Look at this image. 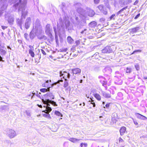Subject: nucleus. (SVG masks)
Wrapping results in <instances>:
<instances>
[{
  "label": "nucleus",
  "mask_w": 147,
  "mask_h": 147,
  "mask_svg": "<svg viewBox=\"0 0 147 147\" xmlns=\"http://www.w3.org/2000/svg\"><path fill=\"white\" fill-rule=\"evenodd\" d=\"M21 1L22 0H19V3H18L15 4L14 6L16 8V7L19 5L18 11H22L21 18L20 19L19 18L17 19L16 22L17 25L20 26V29L22 30V25L24 21L23 19H25L26 16L27 15V10L26 9V1H24L23 3H21Z\"/></svg>",
  "instance_id": "nucleus-1"
},
{
  "label": "nucleus",
  "mask_w": 147,
  "mask_h": 147,
  "mask_svg": "<svg viewBox=\"0 0 147 147\" xmlns=\"http://www.w3.org/2000/svg\"><path fill=\"white\" fill-rule=\"evenodd\" d=\"M77 11L80 14V17L83 20L86 19L87 16L92 17L91 10L89 8H87L86 11H84L81 8H78L77 9Z\"/></svg>",
  "instance_id": "nucleus-2"
},
{
  "label": "nucleus",
  "mask_w": 147,
  "mask_h": 147,
  "mask_svg": "<svg viewBox=\"0 0 147 147\" xmlns=\"http://www.w3.org/2000/svg\"><path fill=\"white\" fill-rule=\"evenodd\" d=\"M32 30L33 32L36 33L37 35L44 33V32L42 30V26L40 23V21L38 19H37L36 20Z\"/></svg>",
  "instance_id": "nucleus-3"
},
{
  "label": "nucleus",
  "mask_w": 147,
  "mask_h": 147,
  "mask_svg": "<svg viewBox=\"0 0 147 147\" xmlns=\"http://www.w3.org/2000/svg\"><path fill=\"white\" fill-rule=\"evenodd\" d=\"M96 22L94 21H92V31H94L93 32L92 31V35H93V33L94 34V35L95 36H92V38H95L96 39H97L98 38H100L101 36V35H99L100 33L98 32L97 34L94 33V30L96 31V32H97L96 28H95V27L96 26Z\"/></svg>",
  "instance_id": "nucleus-4"
},
{
  "label": "nucleus",
  "mask_w": 147,
  "mask_h": 147,
  "mask_svg": "<svg viewBox=\"0 0 147 147\" xmlns=\"http://www.w3.org/2000/svg\"><path fill=\"white\" fill-rule=\"evenodd\" d=\"M42 101L43 103L44 104H46L47 106H45L44 107H49V106H50L49 103H50L55 106H57V105L56 104V102L50 100L49 99H46L44 100L43 99H42Z\"/></svg>",
  "instance_id": "nucleus-5"
},
{
  "label": "nucleus",
  "mask_w": 147,
  "mask_h": 147,
  "mask_svg": "<svg viewBox=\"0 0 147 147\" xmlns=\"http://www.w3.org/2000/svg\"><path fill=\"white\" fill-rule=\"evenodd\" d=\"M7 135L10 138H12L16 136V133L15 131L11 129H8L7 131Z\"/></svg>",
  "instance_id": "nucleus-6"
},
{
  "label": "nucleus",
  "mask_w": 147,
  "mask_h": 147,
  "mask_svg": "<svg viewBox=\"0 0 147 147\" xmlns=\"http://www.w3.org/2000/svg\"><path fill=\"white\" fill-rule=\"evenodd\" d=\"M50 27L51 25L50 24H48L46 25L45 28V32L49 37L51 38L52 36L51 33L52 29L50 28Z\"/></svg>",
  "instance_id": "nucleus-7"
},
{
  "label": "nucleus",
  "mask_w": 147,
  "mask_h": 147,
  "mask_svg": "<svg viewBox=\"0 0 147 147\" xmlns=\"http://www.w3.org/2000/svg\"><path fill=\"white\" fill-rule=\"evenodd\" d=\"M60 76V77H62L65 79V81H67L66 78L69 79L70 77V75L69 73H67V72L65 71H61L59 72Z\"/></svg>",
  "instance_id": "nucleus-8"
},
{
  "label": "nucleus",
  "mask_w": 147,
  "mask_h": 147,
  "mask_svg": "<svg viewBox=\"0 0 147 147\" xmlns=\"http://www.w3.org/2000/svg\"><path fill=\"white\" fill-rule=\"evenodd\" d=\"M52 110V109L50 107H46V109L43 111V112L46 113L43 114V116L46 118H51V117L49 113Z\"/></svg>",
  "instance_id": "nucleus-9"
},
{
  "label": "nucleus",
  "mask_w": 147,
  "mask_h": 147,
  "mask_svg": "<svg viewBox=\"0 0 147 147\" xmlns=\"http://www.w3.org/2000/svg\"><path fill=\"white\" fill-rule=\"evenodd\" d=\"M113 51L110 46H106L101 50L102 53H110Z\"/></svg>",
  "instance_id": "nucleus-10"
},
{
  "label": "nucleus",
  "mask_w": 147,
  "mask_h": 147,
  "mask_svg": "<svg viewBox=\"0 0 147 147\" xmlns=\"http://www.w3.org/2000/svg\"><path fill=\"white\" fill-rule=\"evenodd\" d=\"M31 24V18L30 17H28L26 20L24 27L26 29H28L30 26Z\"/></svg>",
  "instance_id": "nucleus-11"
},
{
  "label": "nucleus",
  "mask_w": 147,
  "mask_h": 147,
  "mask_svg": "<svg viewBox=\"0 0 147 147\" xmlns=\"http://www.w3.org/2000/svg\"><path fill=\"white\" fill-rule=\"evenodd\" d=\"M140 29V28L139 26L136 27L129 29V33L131 34H134V33L137 32L139 31Z\"/></svg>",
  "instance_id": "nucleus-12"
},
{
  "label": "nucleus",
  "mask_w": 147,
  "mask_h": 147,
  "mask_svg": "<svg viewBox=\"0 0 147 147\" xmlns=\"http://www.w3.org/2000/svg\"><path fill=\"white\" fill-rule=\"evenodd\" d=\"M115 84L117 85H121L122 83V81L121 79V77H118L117 76H115Z\"/></svg>",
  "instance_id": "nucleus-13"
},
{
  "label": "nucleus",
  "mask_w": 147,
  "mask_h": 147,
  "mask_svg": "<svg viewBox=\"0 0 147 147\" xmlns=\"http://www.w3.org/2000/svg\"><path fill=\"white\" fill-rule=\"evenodd\" d=\"M71 71L70 73L71 74H73V75L74 74H78L81 73V69L78 68H76L73 69H71Z\"/></svg>",
  "instance_id": "nucleus-14"
},
{
  "label": "nucleus",
  "mask_w": 147,
  "mask_h": 147,
  "mask_svg": "<svg viewBox=\"0 0 147 147\" xmlns=\"http://www.w3.org/2000/svg\"><path fill=\"white\" fill-rule=\"evenodd\" d=\"M8 22L10 25H12L14 22V18L13 15H11L9 16L7 19Z\"/></svg>",
  "instance_id": "nucleus-15"
},
{
  "label": "nucleus",
  "mask_w": 147,
  "mask_h": 147,
  "mask_svg": "<svg viewBox=\"0 0 147 147\" xmlns=\"http://www.w3.org/2000/svg\"><path fill=\"white\" fill-rule=\"evenodd\" d=\"M112 71L111 69L109 67H105L102 70L103 72L106 74H110L112 72Z\"/></svg>",
  "instance_id": "nucleus-16"
},
{
  "label": "nucleus",
  "mask_w": 147,
  "mask_h": 147,
  "mask_svg": "<svg viewBox=\"0 0 147 147\" xmlns=\"http://www.w3.org/2000/svg\"><path fill=\"white\" fill-rule=\"evenodd\" d=\"M135 114L137 117L138 119L145 120H146L147 119V118L146 117L139 113H136Z\"/></svg>",
  "instance_id": "nucleus-17"
},
{
  "label": "nucleus",
  "mask_w": 147,
  "mask_h": 147,
  "mask_svg": "<svg viewBox=\"0 0 147 147\" xmlns=\"http://www.w3.org/2000/svg\"><path fill=\"white\" fill-rule=\"evenodd\" d=\"M101 94L103 97L107 98H109L111 97L110 93H108L105 91H102Z\"/></svg>",
  "instance_id": "nucleus-18"
},
{
  "label": "nucleus",
  "mask_w": 147,
  "mask_h": 147,
  "mask_svg": "<svg viewBox=\"0 0 147 147\" xmlns=\"http://www.w3.org/2000/svg\"><path fill=\"white\" fill-rule=\"evenodd\" d=\"M119 131L121 136H122L126 131V127H122L120 129Z\"/></svg>",
  "instance_id": "nucleus-19"
},
{
  "label": "nucleus",
  "mask_w": 147,
  "mask_h": 147,
  "mask_svg": "<svg viewBox=\"0 0 147 147\" xmlns=\"http://www.w3.org/2000/svg\"><path fill=\"white\" fill-rule=\"evenodd\" d=\"M36 36H37V34H36V33H35L34 32H33V30H32L30 34V38L31 39H33Z\"/></svg>",
  "instance_id": "nucleus-20"
},
{
  "label": "nucleus",
  "mask_w": 147,
  "mask_h": 147,
  "mask_svg": "<svg viewBox=\"0 0 147 147\" xmlns=\"http://www.w3.org/2000/svg\"><path fill=\"white\" fill-rule=\"evenodd\" d=\"M45 96H47V99H53L54 98V96L52 93H47Z\"/></svg>",
  "instance_id": "nucleus-21"
},
{
  "label": "nucleus",
  "mask_w": 147,
  "mask_h": 147,
  "mask_svg": "<svg viewBox=\"0 0 147 147\" xmlns=\"http://www.w3.org/2000/svg\"><path fill=\"white\" fill-rule=\"evenodd\" d=\"M39 34L37 35V37L39 39L46 40L47 39V37L44 35H41Z\"/></svg>",
  "instance_id": "nucleus-22"
},
{
  "label": "nucleus",
  "mask_w": 147,
  "mask_h": 147,
  "mask_svg": "<svg viewBox=\"0 0 147 147\" xmlns=\"http://www.w3.org/2000/svg\"><path fill=\"white\" fill-rule=\"evenodd\" d=\"M93 95L94 97L98 100H101V96L100 95L96 93H94Z\"/></svg>",
  "instance_id": "nucleus-23"
},
{
  "label": "nucleus",
  "mask_w": 147,
  "mask_h": 147,
  "mask_svg": "<svg viewBox=\"0 0 147 147\" xmlns=\"http://www.w3.org/2000/svg\"><path fill=\"white\" fill-rule=\"evenodd\" d=\"M87 30L86 29H84V30L80 32V34L83 36H85L86 35H88L89 34V33L87 32Z\"/></svg>",
  "instance_id": "nucleus-24"
},
{
  "label": "nucleus",
  "mask_w": 147,
  "mask_h": 147,
  "mask_svg": "<svg viewBox=\"0 0 147 147\" xmlns=\"http://www.w3.org/2000/svg\"><path fill=\"white\" fill-rule=\"evenodd\" d=\"M69 140L70 141L74 142V143H75L76 142H78L80 140H81L80 139H76L75 138H70L69 139Z\"/></svg>",
  "instance_id": "nucleus-25"
},
{
  "label": "nucleus",
  "mask_w": 147,
  "mask_h": 147,
  "mask_svg": "<svg viewBox=\"0 0 147 147\" xmlns=\"http://www.w3.org/2000/svg\"><path fill=\"white\" fill-rule=\"evenodd\" d=\"M127 6H126L122 8L121 9L118 11L117 13V15H118L119 14L121 13L124 10H125L127 8Z\"/></svg>",
  "instance_id": "nucleus-26"
},
{
  "label": "nucleus",
  "mask_w": 147,
  "mask_h": 147,
  "mask_svg": "<svg viewBox=\"0 0 147 147\" xmlns=\"http://www.w3.org/2000/svg\"><path fill=\"white\" fill-rule=\"evenodd\" d=\"M67 42L69 43H72V42L73 41V40L70 36H68L67 37Z\"/></svg>",
  "instance_id": "nucleus-27"
},
{
  "label": "nucleus",
  "mask_w": 147,
  "mask_h": 147,
  "mask_svg": "<svg viewBox=\"0 0 147 147\" xmlns=\"http://www.w3.org/2000/svg\"><path fill=\"white\" fill-rule=\"evenodd\" d=\"M32 94H33L34 95L36 96L37 97L39 98H41V96L40 95V94H41L40 92L39 93V94H38V92H37L36 93L34 92V91L32 93Z\"/></svg>",
  "instance_id": "nucleus-28"
},
{
  "label": "nucleus",
  "mask_w": 147,
  "mask_h": 147,
  "mask_svg": "<svg viewBox=\"0 0 147 147\" xmlns=\"http://www.w3.org/2000/svg\"><path fill=\"white\" fill-rule=\"evenodd\" d=\"M69 24L70 22L69 20H65V24L66 28L68 27L69 25Z\"/></svg>",
  "instance_id": "nucleus-29"
},
{
  "label": "nucleus",
  "mask_w": 147,
  "mask_h": 147,
  "mask_svg": "<svg viewBox=\"0 0 147 147\" xmlns=\"http://www.w3.org/2000/svg\"><path fill=\"white\" fill-rule=\"evenodd\" d=\"M125 71L127 73H130L132 71V69L130 67H127L126 68Z\"/></svg>",
  "instance_id": "nucleus-30"
},
{
  "label": "nucleus",
  "mask_w": 147,
  "mask_h": 147,
  "mask_svg": "<svg viewBox=\"0 0 147 147\" xmlns=\"http://www.w3.org/2000/svg\"><path fill=\"white\" fill-rule=\"evenodd\" d=\"M55 114L56 115L58 116H60L61 117L63 116L62 114L59 112L57 111H55Z\"/></svg>",
  "instance_id": "nucleus-31"
},
{
  "label": "nucleus",
  "mask_w": 147,
  "mask_h": 147,
  "mask_svg": "<svg viewBox=\"0 0 147 147\" xmlns=\"http://www.w3.org/2000/svg\"><path fill=\"white\" fill-rule=\"evenodd\" d=\"M33 51L29 50V53L32 57H33L34 56V54Z\"/></svg>",
  "instance_id": "nucleus-32"
},
{
  "label": "nucleus",
  "mask_w": 147,
  "mask_h": 147,
  "mask_svg": "<svg viewBox=\"0 0 147 147\" xmlns=\"http://www.w3.org/2000/svg\"><path fill=\"white\" fill-rule=\"evenodd\" d=\"M97 7L99 9L100 11H102L103 10L104 7V6L102 5H99Z\"/></svg>",
  "instance_id": "nucleus-33"
},
{
  "label": "nucleus",
  "mask_w": 147,
  "mask_h": 147,
  "mask_svg": "<svg viewBox=\"0 0 147 147\" xmlns=\"http://www.w3.org/2000/svg\"><path fill=\"white\" fill-rule=\"evenodd\" d=\"M48 90H48V89H47L46 88H42V89H40V91L41 92H47L48 91H49V88Z\"/></svg>",
  "instance_id": "nucleus-34"
},
{
  "label": "nucleus",
  "mask_w": 147,
  "mask_h": 147,
  "mask_svg": "<svg viewBox=\"0 0 147 147\" xmlns=\"http://www.w3.org/2000/svg\"><path fill=\"white\" fill-rule=\"evenodd\" d=\"M80 146L81 147H87V144L86 143H82L80 144Z\"/></svg>",
  "instance_id": "nucleus-35"
},
{
  "label": "nucleus",
  "mask_w": 147,
  "mask_h": 147,
  "mask_svg": "<svg viewBox=\"0 0 147 147\" xmlns=\"http://www.w3.org/2000/svg\"><path fill=\"white\" fill-rule=\"evenodd\" d=\"M68 85V83L67 81H65L64 82L63 87L65 88H66Z\"/></svg>",
  "instance_id": "nucleus-36"
},
{
  "label": "nucleus",
  "mask_w": 147,
  "mask_h": 147,
  "mask_svg": "<svg viewBox=\"0 0 147 147\" xmlns=\"http://www.w3.org/2000/svg\"><path fill=\"white\" fill-rule=\"evenodd\" d=\"M24 37L27 40H29V36L27 33H25L24 35Z\"/></svg>",
  "instance_id": "nucleus-37"
},
{
  "label": "nucleus",
  "mask_w": 147,
  "mask_h": 147,
  "mask_svg": "<svg viewBox=\"0 0 147 147\" xmlns=\"http://www.w3.org/2000/svg\"><path fill=\"white\" fill-rule=\"evenodd\" d=\"M49 80H47L46 81V82L44 84H42V86L43 87H47L48 86V83H49Z\"/></svg>",
  "instance_id": "nucleus-38"
},
{
  "label": "nucleus",
  "mask_w": 147,
  "mask_h": 147,
  "mask_svg": "<svg viewBox=\"0 0 147 147\" xmlns=\"http://www.w3.org/2000/svg\"><path fill=\"white\" fill-rule=\"evenodd\" d=\"M25 113L28 116L30 117V116H31L30 112L29 111H25Z\"/></svg>",
  "instance_id": "nucleus-39"
},
{
  "label": "nucleus",
  "mask_w": 147,
  "mask_h": 147,
  "mask_svg": "<svg viewBox=\"0 0 147 147\" xmlns=\"http://www.w3.org/2000/svg\"><path fill=\"white\" fill-rule=\"evenodd\" d=\"M115 15V14L112 15L109 18L110 20H114Z\"/></svg>",
  "instance_id": "nucleus-40"
},
{
  "label": "nucleus",
  "mask_w": 147,
  "mask_h": 147,
  "mask_svg": "<svg viewBox=\"0 0 147 147\" xmlns=\"http://www.w3.org/2000/svg\"><path fill=\"white\" fill-rule=\"evenodd\" d=\"M53 28L54 31L55 35H57V34L58 31L56 29V27L55 26H54L53 27Z\"/></svg>",
  "instance_id": "nucleus-41"
},
{
  "label": "nucleus",
  "mask_w": 147,
  "mask_h": 147,
  "mask_svg": "<svg viewBox=\"0 0 147 147\" xmlns=\"http://www.w3.org/2000/svg\"><path fill=\"white\" fill-rule=\"evenodd\" d=\"M141 52V50H138L134 51L133 53L131 54H135V53L139 52Z\"/></svg>",
  "instance_id": "nucleus-42"
},
{
  "label": "nucleus",
  "mask_w": 147,
  "mask_h": 147,
  "mask_svg": "<svg viewBox=\"0 0 147 147\" xmlns=\"http://www.w3.org/2000/svg\"><path fill=\"white\" fill-rule=\"evenodd\" d=\"M135 67L137 70H139L140 67L138 64H136L135 65Z\"/></svg>",
  "instance_id": "nucleus-43"
},
{
  "label": "nucleus",
  "mask_w": 147,
  "mask_h": 147,
  "mask_svg": "<svg viewBox=\"0 0 147 147\" xmlns=\"http://www.w3.org/2000/svg\"><path fill=\"white\" fill-rule=\"evenodd\" d=\"M105 80H102V85L103 86H105V85H106L107 84L106 81H105Z\"/></svg>",
  "instance_id": "nucleus-44"
},
{
  "label": "nucleus",
  "mask_w": 147,
  "mask_h": 147,
  "mask_svg": "<svg viewBox=\"0 0 147 147\" xmlns=\"http://www.w3.org/2000/svg\"><path fill=\"white\" fill-rule=\"evenodd\" d=\"M29 47L30 49L29 50L34 51V48L33 46H32L31 45H29Z\"/></svg>",
  "instance_id": "nucleus-45"
},
{
  "label": "nucleus",
  "mask_w": 147,
  "mask_h": 147,
  "mask_svg": "<svg viewBox=\"0 0 147 147\" xmlns=\"http://www.w3.org/2000/svg\"><path fill=\"white\" fill-rule=\"evenodd\" d=\"M98 53H96L94 55H92V57H95V56H97V59H98Z\"/></svg>",
  "instance_id": "nucleus-46"
},
{
  "label": "nucleus",
  "mask_w": 147,
  "mask_h": 147,
  "mask_svg": "<svg viewBox=\"0 0 147 147\" xmlns=\"http://www.w3.org/2000/svg\"><path fill=\"white\" fill-rule=\"evenodd\" d=\"M94 3L96 4H98L100 1V0H94Z\"/></svg>",
  "instance_id": "nucleus-47"
},
{
  "label": "nucleus",
  "mask_w": 147,
  "mask_h": 147,
  "mask_svg": "<svg viewBox=\"0 0 147 147\" xmlns=\"http://www.w3.org/2000/svg\"><path fill=\"white\" fill-rule=\"evenodd\" d=\"M132 0H126L125 2L126 4H128L131 2Z\"/></svg>",
  "instance_id": "nucleus-48"
},
{
  "label": "nucleus",
  "mask_w": 147,
  "mask_h": 147,
  "mask_svg": "<svg viewBox=\"0 0 147 147\" xmlns=\"http://www.w3.org/2000/svg\"><path fill=\"white\" fill-rule=\"evenodd\" d=\"M140 13H138L135 17L134 19H137L140 16Z\"/></svg>",
  "instance_id": "nucleus-49"
},
{
  "label": "nucleus",
  "mask_w": 147,
  "mask_h": 147,
  "mask_svg": "<svg viewBox=\"0 0 147 147\" xmlns=\"http://www.w3.org/2000/svg\"><path fill=\"white\" fill-rule=\"evenodd\" d=\"M67 50V49H62L60 50V51L61 52H66Z\"/></svg>",
  "instance_id": "nucleus-50"
},
{
  "label": "nucleus",
  "mask_w": 147,
  "mask_h": 147,
  "mask_svg": "<svg viewBox=\"0 0 147 147\" xmlns=\"http://www.w3.org/2000/svg\"><path fill=\"white\" fill-rule=\"evenodd\" d=\"M3 13V10H2L1 9H0V17L2 16Z\"/></svg>",
  "instance_id": "nucleus-51"
},
{
  "label": "nucleus",
  "mask_w": 147,
  "mask_h": 147,
  "mask_svg": "<svg viewBox=\"0 0 147 147\" xmlns=\"http://www.w3.org/2000/svg\"><path fill=\"white\" fill-rule=\"evenodd\" d=\"M119 142H124V140L120 137L119 138Z\"/></svg>",
  "instance_id": "nucleus-52"
},
{
  "label": "nucleus",
  "mask_w": 147,
  "mask_h": 147,
  "mask_svg": "<svg viewBox=\"0 0 147 147\" xmlns=\"http://www.w3.org/2000/svg\"><path fill=\"white\" fill-rule=\"evenodd\" d=\"M41 51L42 53L44 55H46V53L45 51L43 50V49H41Z\"/></svg>",
  "instance_id": "nucleus-53"
},
{
  "label": "nucleus",
  "mask_w": 147,
  "mask_h": 147,
  "mask_svg": "<svg viewBox=\"0 0 147 147\" xmlns=\"http://www.w3.org/2000/svg\"><path fill=\"white\" fill-rule=\"evenodd\" d=\"M98 78H102V80H105V78L104 77H103V76H99Z\"/></svg>",
  "instance_id": "nucleus-54"
},
{
  "label": "nucleus",
  "mask_w": 147,
  "mask_h": 147,
  "mask_svg": "<svg viewBox=\"0 0 147 147\" xmlns=\"http://www.w3.org/2000/svg\"><path fill=\"white\" fill-rule=\"evenodd\" d=\"M55 39L56 43H57V42L58 41V40L57 38V35H55Z\"/></svg>",
  "instance_id": "nucleus-55"
},
{
  "label": "nucleus",
  "mask_w": 147,
  "mask_h": 147,
  "mask_svg": "<svg viewBox=\"0 0 147 147\" xmlns=\"http://www.w3.org/2000/svg\"><path fill=\"white\" fill-rule=\"evenodd\" d=\"M134 122L136 125H138V123L136 121L134 120Z\"/></svg>",
  "instance_id": "nucleus-56"
},
{
  "label": "nucleus",
  "mask_w": 147,
  "mask_h": 147,
  "mask_svg": "<svg viewBox=\"0 0 147 147\" xmlns=\"http://www.w3.org/2000/svg\"><path fill=\"white\" fill-rule=\"evenodd\" d=\"M7 107V105H4L2 106V108L3 109H6Z\"/></svg>",
  "instance_id": "nucleus-57"
},
{
  "label": "nucleus",
  "mask_w": 147,
  "mask_h": 147,
  "mask_svg": "<svg viewBox=\"0 0 147 147\" xmlns=\"http://www.w3.org/2000/svg\"><path fill=\"white\" fill-rule=\"evenodd\" d=\"M139 2V1L138 0H136L134 2V5H137L138 3Z\"/></svg>",
  "instance_id": "nucleus-58"
},
{
  "label": "nucleus",
  "mask_w": 147,
  "mask_h": 147,
  "mask_svg": "<svg viewBox=\"0 0 147 147\" xmlns=\"http://www.w3.org/2000/svg\"><path fill=\"white\" fill-rule=\"evenodd\" d=\"M109 104H110V103H108V104H107L106 105H105V107L107 108H108L109 106Z\"/></svg>",
  "instance_id": "nucleus-59"
},
{
  "label": "nucleus",
  "mask_w": 147,
  "mask_h": 147,
  "mask_svg": "<svg viewBox=\"0 0 147 147\" xmlns=\"http://www.w3.org/2000/svg\"><path fill=\"white\" fill-rule=\"evenodd\" d=\"M71 50L72 51L74 52L75 51L76 49L75 47H72L71 48Z\"/></svg>",
  "instance_id": "nucleus-60"
},
{
  "label": "nucleus",
  "mask_w": 147,
  "mask_h": 147,
  "mask_svg": "<svg viewBox=\"0 0 147 147\" xmlns=\"http://www.w3.org/2000/svg\"><path fill=\"white\" fill-rule=\"evenodd\" d=\"M2 59H3V58L0 55V61H2L3 62H4V61Z\"/></svg>",
  "instance_id": "nucleus-61"
},
{
  "label": "nucleus",
  "mask_w": 147,
  "mask_h": 147,
  "mask_svg": "<svg viewBox=\"0 0 147 147\" xmlns=\"http://www.w3.org/2000/svg\"><path fill=\"white\" fill-rule=\"evenodd\" d=\"M99 118H100V120L101 121H102L103 120V117L102 116H100L99 117Z\"/></svg>",
  "instance_id": "nucleus-62"
},
{
  "label": "nucleus",
  "mask_w": 147,
  "mask_h": 147,
  "mask_svg": "<svg viewBox=\"0 0 147 147\" xmlns=\"http://www.w3.org/2000/svg\"><path fill=\"white\" fill-rule=\"evenodd\" d=\"M2 29H3V30H4L5 29V28H7V27L5 26H2Z\"/></svg>",
  "instance_id": "nucleus-63"
},
{
  "label": "nucleus",
  "mask_w": 147,
  "mask_h": 147,
  "mask_svg": "<svg viewBox=\"0 0 147 147\" xmlns=\"http://www.w3.org/2000/svg\"><path fill=\"white\" fill-rule=\"evenodd\" d=\"M105 20V19L103 18H101L100 19V20L101 21H104Z\"/></svg>",
  "instance_id": "nucleus-64"
}]
</instances>
